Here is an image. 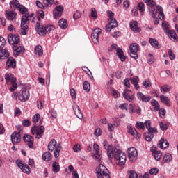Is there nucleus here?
<instances>
[{
    "mask_svg": "<svg viewBox=\"0 0 178 178\" xmlns=\"http://www.w3.org/2000/svg\"><path fill=\"white\" fill-rule=\"evenodd\" d=\"M108 158L110 159L114 158L116 161V164L118 165V166H123V165L126 163V154L118 147H109L108 151Z\"/></svg>",
    "mask_w": 178,
    "mask_h": 178,
    "instance_id": "obj_1",
    "label": "nucleus"
},
{
    "mask_svg": "<svg viewBox=\"0 0 178 178\" xmlns=\"http://www.w3.org/2000/svg\"><path fill=\"white\" fill-rule=\"evenodd\" d=\"M55 30V26L53 25H43L41 22H38L35 26V31L39 34V35H45V34H49L51 31Z\"/></svg>",
    "mask_w": 178,
    "mask_h": 178,
    "instance_id": "obj_2",
    "label": "nucleus"
},
{
    "mask_svg": "<svg viewBox=\"0 0 178 178\" xmlns=\"http://www.w3.org/2000/svg\"><path fill=\"white\" fill-rule=\"evenodd\" d=\"M47 148L49 151L51 152L54 151V157L59 158V154H60V151H62V145L56 142V140H51L48 144Z\"/></svg>",
    "mask_w": 178,
    "mask_h": 178,
    "instance_id": "obj_3",
    "label": "nucleus"
},
{
    "mask_svg": "<svg viewBox=\"0 0 178 178\" xmlns=\"http://www.w3.org/2000/svg\"><path fill=\"white\" fill-rule=\"evenodd\" d=\"M97 178H111L109 170L102 164H99L96 168Z\"/></svg>",
    "mask_w": 178,
    "mask_h": 178,
    "instance_id": "obj_4",
    "label": "nucleus"
},
{
    "mask_svg": "<svg viewBox=\"0 0 178 178\" xmlns=\"http://www.w3.org/2000/svg\"><path fill=\"white\" fill-rule=\"evenodd\" d=\"M45 131V127L44 126H35L31 128V133L34 136V134H36L35 138L37 140H40L42 136H44V132Z\"/></svg>",
    "mask_w": 178,
    "mask_h": 178,
    "instance_id": "obj_5",
    "label": "nucleus"
},
{
    "mask_svg": "<svg viewBox=\"0 0 178 178\" xmlns=\"http://www.w3.org/2000/svg\"><path fill=\"white\" fill-rule=\"evenodd\" d=\"M145 3H147L148 10L150 16L152 17L155 18L156 17V10H155V5L156 3L154 2L153 0H143Z\"/></svg>",
    "mask_w": 178,
    "mask_h": 178,
    "instance_id": "obj_6",
    "label": "nucleus"
},
{
    "mask_svg": "<svg viewBox=\"0 0 178 178\" xmlns=\"http://www.w3.org/2000/svg\"><path fill=\"white\" fill-rule=\"evenodd\" d=\"M130 56L134 59H138L137 53L140 51V46L137 43H133L129 47Z\"/></svg>",
    "mask_w": 178,
    "mask_h": 178,
    "instance_id": "obj_7",
    "label": "nucleus"
},
{
    "mask_svg": "<svg viewBox=\"0 0 178 178\" xmlns=\"http://www.w3.org/2000/svg\"><path fill=\"white\" fill-rule=\"evenodd\" d=\"M10 3H13V6L19 10L21 15H29V9H27L24 6L20 4L19 1H15Z\"/></svg>",
    "mask_w": 178,
    "mask_h": 178,
    "instance_id": "obj_8",
    "label": "nucleus"
},
{
    "mask_svg": "<svg viewBox=\"0 0 178 178\" xmlns=\"http://www.w3.org/2000/svg\"><path fill=\"white\" fill-rule=\"evenodd\" d=\"M102 33V30L99 28L95 29L92 31V40L94 44H99V35Z\"/></svg>",
    "mask_w": 178,
    "mask_h": 178,
    "instance_id": "obj_9",
    "label": "nucleus"
},
{
    "mask_svg": "<svg viewBox=\"0 0 178 178\" xmlns=\"http://www.w3.org/2000/svg\"><path fill=\"white\" fill-rule=\"evenodd\" d=\"M127 152L129 159L131 162H134V161L137 160V156H138V154L136 148L130 147L127 149Z\"/></svg>",
    "mask_w": 178,
    "mask_h": 178,
    "instance_id": "obj_10",
    "label": "nucleus"
},
{
    "mask_svg": "<svg viewBox=\"0 0 178 178\" xmlns=\"http://www.w3.org/2000/svg\"><path fill=\"white\" fill-rule=\"evenodd\" d=\"M8 40L9 44L14 45L15 47L20 42V37L18 35L10 34L8 35Z\"/></svg>",
    "mask_w": 178,
    "mask_h": 178,
    "instance_id": "obj_11",
    "label": "nucleus"
},
{
    "mask_svg": "<svg viewBox=\"0 0 178 178\" xmlns=\"http://www.w3.org/2000/svg\"><path fill=\"white\" fill-rule=\"evenodd\" d=\"M116 27H118V21H116V19H108V24L106 26V31H107V33H109V31H111L112 29H115Z\"/></svg>",
    "mask_w": 178,
    "mask_h": 178,
    "instance_id": "obj_12",
    "label": "nucleus"
},
{
    "mask_svg": "<svg viewBox=\"0 0 178 178\" xmlns=\"http://www.w3.org/2000/svg\"><path fill=\"white\" fill-rule=\"evenodd\" d=\"M24 143H27L29 148H34V138L29 134H25L23 136Z\"/></svg>",
    "mask_w": 178,
    "mask_h": 178,
    "instance_id": "obj_13",
    "label": "nucleus"
},
{
    "mask_svg": "<svg viewBox=\"0 0 178 178\" xmlns=\"http://www.w3.org/2000/svg\"><path fill=\"white\" fill-rule=\"evenodd\" d=\"M124 97L129 102H133L134 101V94L131 90L125 89L123 92Z\"/></svg>",
    "mask_w": 178,
    "mask_h": 178,
    "instance_id": "obj_14",
    "label": "nucleus"
},
{
    "mask_svg": "<svg viewBox=\"0 0 178 178\" xmlns=\"http://www.w3.org/2000/svg\"><path fill=\"white\" fill-rule=\"evenodd\" d=\"M11 141L15 145L19 144L22 141V137L20 136V132H14L11 134Z\"/></svg>",
    "mask_w": 178,
    "mask_h": 178,
    "instance_id": "obj_15",
    "label": "nucleus"
},
{
    "mask_svg": "<svg viewBox=\"0 0 178 178\" xmlns=\"http://www.w3.org/2000/svg\"><path fill=\"white\" fill-rule=\"evenodd\" d=\"M30 98V92L26 89H23L19 95V99L26 102Z\"/></svg>",
    "mask_w": 178,
    "mask_h": 178,
    "instance_id": "obj_16",
    "label": "nucleus"
},
{
    "mask_svg": "<svg viewBox=\"0 0 178 178\" xmlns=\"http://www.w3.org/2000/svg\"><path fill=\"white\" fill-rule=\"evenodd\" d=\"M63 12V6H56L55 10L53 11V15L54 19H59L62 16V13Z\"/></svg>",
    "mask_w": 178,
    "mask_h": 178,
    "instance_id": "obj_17",
    "label": "nucleus"
},
{
    "mask_svg": "<svg viewBox=\"0 0 178 178\" xmlns=\"http://www.w3.org/2000/svg\"><path fill=\"white\" fill-rule=\"evenodd\" d=\"M136 97L139 101H142V102H149L151 101V97L147 96L143 94V92H139L136 94Z\"/></svg>",
    "mask_w": 178,
    "mask_h": 178,
    "instance_id": "obj_18",
    "label": "nucleus"
},
{
    "mask_svg": "<svg viewBox=\"0 0 178 178\" xmlns=\"http://www.w3.org/2000/svg\"><path fill=\"white\" fill-rule=\"evenodd\" d=\"M6 17L8 20H16V17L17 16V13L12 10H8L6 11Z\"/></svg>",
    "mask_w": 178,
    "mask_h": 178,
    "instance_id": "obj_19",
    "label": "nucleus"
},
{
    "mask_svg": "<svg viewBox=\"0 0 178 178\" xmlns=\"http://www.w3.org/2000/svg\"><path fill=\"white\" fill-rule=\"evenodd\" d=\"M72 108L78 119H83V113H81V111L80 110V107H79V106L75 104L73 105Z\"/></svg>",
    "mask_w": 178,
    "mask_h": 178,
    "instance_id": "obj_20",
    "label": "nucleus"
},
{
    "mask_svg": "<svg viewBox=\"0 0 178 178\" xmlns=\"http://www.w3.org/2000/svg\"><path fill=\"white\" fill-rule=\"evenodd\" d=\"M130 29L134 33H140L141 29L138 27V23L136 21L130 22Z\"/></svg>",
    "mask_w": 178,
    "mask_h": 178,
    "instance_id": "obj_21",
    "label": "nucleus"
},
{
    "mask_svg": "<svg viewBox=\"0 0 178 178\" xmlns=\"http://www.w3.org/2000/svg\"><path fill=\"white\" fill-rule=\"evenodd\" d=\"M128 133L133 136L135 138H140L141 137V134L136 130V128H133L131 127H128Z\"/></svg>",
    "mask_w": 178,
    "mask_h": 178,
    "instance_id": "obj_22",
    "label": "nucleus"
},
{
    "mask_svg": "<svg viewBox=\"0 0 178 178\" xmlns=\"http://www.w3.org/2000/svg\"><path fill=\"white\" fill-rule=\"evenodd\" d=\"M158 147L161 149H166L169 147V143L165 138H161L158 143Z\"/></svg>",
    "mask_w": 178,
    "mask_h": 178,
    "instance_id": "obj_23",
    "label": "nucleus"
},
{
    "mask_svg": "<svg viewBox=\"0 0 178 178\" xmlns=\"http://www.w3.org/2000/svg\"><path fill=\"white\" fill-rule=\"evenodd\" d=\"M151 105L153 106L152 108H151V111H152L153 112H158V111H159L161 106H159V103L158 102V101L153 99L151 101Z\"/></svg>",
    "mask_w": 178,
    "mask_h": 178,
    "instance_id": "obj_24",
    "label": "nucleus"
},
{
    "mask_svg": "<svg viewBox=\"0 0 178 178\" xmlns=\"http://www.w3.org/2000/svg\"><path fill=\"white\" fill-rule=\"evenodd\" d=\"M6 66L7 67H12L13 69H15V67H16V60H15L12 57L8 58L6 62Z\"/></svg>",
    "mask_w": 178,
    "mask_h": 178,
    "instance_id": "obj_25",
    "label": "nucleus"
},
{
    "mask_svg": "<svg viewBox=\"0 0 178 178\" xmlns=\"http://www.w3.org/2000/svg\"><path fill=\"white\" fill-rule=\"evenodd\" d=\"M117 55L118 58H120L121 62H124V60H126L124 53H123V50L120 47L117 48Z\"/></svg>",
    "mask_w": 178,
    "mask_h": 178,
    "instance_id": "obj_26",
    "label": "nucleus"
},
{
    "mask_svg": "<svg viewBox=\"0 0 178 178\" xmlns=\"http://www.w3.org/2000/svg\"><path fill=\"white\" fill-rule=\"evenodd\" d=\"M149 42L150 45H152L153 48H156V49H159V48H161V46L159 45V42H158V40H156V39L149 38Z\"/></svg>",
    "mask_w": 178,
    "mask_h": 178,
    "instance_id": "obj_27",
    "label": "nucleus"
},
{
    "mask_svg": "<svg viewBox=\"0 0 178 178\" xmlns=\"http://www.w3.org/2000/svg\"><path fill=\"white\" fill-rule=\"evenodd\" d=\"M131 83L134 85L135 90H138L140 86L138 85V81H140V78L138 76H134L130 79Z\"/></svg>",
    "mask_w": 178,
    "mask_h": 178,
    "instance_id": "obj_28",
    "label": "nucleus"
},
{
    "mask_svg": "<svg viewBox=\"0 0 178 178\" xmlns=\"http://www.w3.org/2000/svg\"><path fill=\"white\" fill-rule=\"evenodd\" d=\"M9 58V52L6 49H0V60L8 59Z\"/></svg>",
    "mask_w": 178,
    "mask_h": 178,
    "instance_id": "obj_29",
    "label": "nucleus"
},
{
    "mask_svg": "<svg viewBox=\"0 0 178 178\" xmlns=\"http://www.w3.org/2000/svg\"><path fill=\"white\" fill-rule=\"evenodd\" d=\"M34 52L36 56H42L44 54V52L42 51V47L41 45L36 46Z\"/></svg>",
    "mask_w": 178,
    "mask_h": 178,
    "instance_id": "obj_30",
    "label": "nucleus"
},
{
    "mask_svg": "<svg viewBox=\"0 0 178 178\" xmlns=\"http://www.w3.org/2000/svg\"><path fill=\"white\" fill-rule=\"evenodd\" d=\"M156 10L159 12V17L161 20H163L165 19V14H163V8L161 6H157Z\"/></svg>",
    "mask_w": 178,
    "mask_h": 178,
    "instance_id": "obj_31",
    "label": "nucleus"
},
{
    "mask_svg": "<svg viewBox=\"0 0 178 178\" xmlns=\"http://www.w3.org/2000/svg\"><path fill=\"white\" fill-rule=\"evenodd\" d=\"M42 159L43 161H45L46 162H49L51 159H52V154H51V152H45L42 154Z\"/></svg>",
    "mask_w": 178,
    "mask_h": 178,
    "instance_id": "obj_32",
    "label": "nucleus"
},
{
    "mask_svg": "<svg viewBox=\"0 0 178 178\" xmlns=\"http://www.w3.org/2000/svg\"><path fill=\"white\" fill-rule=\"evenodd\" d=\"M25 51L24 47H18L17 49H15L13 55L15 56V58H17V56L20 54H22Z\"/></svg>",
    "mask_w": 178,
    "mask_h": 178,
    "instance_id": "obj_33",
    "label": "nucleus"
},
{
    "mask_svg": "<svg viewBox=\"0 0 178 178\" xmlns=\"http://www.w3.org/2000/svg\"><path fill=\"white\" fill-rule=\"evenodd\" d=\"M168 37L172 40V41H177V35H176V32H175V31H168Z\"/></svg>",
    "mask_w": 178,
    "mask_h": 178,
    "instance_id": "obj_34",
    "label": "nucleus"
},
{
    "mask_svg": "<svg viewBox=\"0 0 178 178\" xmlns=\"http://www.w3.org/2000/svg\"><path fill=\"white\" fill-rule=\"evenodd\" d=\"M58 26L60 29H67V21L65 19H61L58 22Z\"/></svg>",
    "mask_w": 178,
    "mask_h": 178,
    "instance_id": "obj_35",
    "label": "nucleus"
},
{
    "mask_svg": "<svg viewBox=\"0 0 178 178\" xmlns=\"http://www.w3.org/2000/svg\"><path fill=\"white\" fill-rule=\"evenodd\" d=\"M153 156L156 161H161V158H162V152H161V151L156 150L153 152Z\"/></svg>",
    "mask_w": 178,
    "mask_h": 178,
    "instance_id": "obj_36",
    "label": "nucleus"
},
{
    "mask_svg": "<svg viewBox=\"0 0 178 178\" xmlns=\"http://www.w3.org/2000/svg\"><path fill=\"white\" fill-rule=\"evenodd\" d=\"M110 94L114 97V98H119L120 97V93L118 90H115L113 88H111L110 90Z\"/></svg>",
    "mask_w": 178,
    "mask_h": 178,
    "instance_id": "obj_37",
    "label": "nucleus"
},
{
    "mask_svg": "<svg viewBox=\"0 0 178 178\" xmlns=\"http://www.w3.org/2000/svg\"><path fill=\"white\" fill-rule=\"evenodd\" d=\"M172 159H173V158L172 157V155L168 153L164 156L163 162H164V163H169V162L172 161Z\"/></svg>",
    "mask_w": 178,
    "mask_h": 178,
    "instance_id": "obj_38",
    "label": "nucleus"
},
{
    "mask_svg": "<svg viewBox=\"0 0 178 178\" xmlns=\"http://www.w3.org/2000/svg\"><path fill=\"white\" fill-rule=\"evenodd\" d=\"M52 168L53 172H54V173H58V172L60 170V166L59 165V163L56 161H54L53 163Z\"/></svg>",
    "mask_w": 178,
    "mask_h": 178,
    "instance_id": "obj_39",
    "label": "nucleus"
},
{
    "mask_svg": "<svg viewBox=\"0 0 178 178\" xmlns=\"http://www.w3.org/2000/svg\"><path fill=\"white\" fill-rule=\"evenodd\" d=\"M160 99L161 102H163V104H165L167 106H170V104H169V98L168 97H165V95H160Z\"/></svg>",
    "mask_w": 178,
    "mask_h": 178,
    "instance_id": "obj_40",
    "label": "nucleus"
},
{
    "mask_svg": "<svg viewBox=\"0 0 178 178\" xmlns=\"http://www.w3.org/2000/svg\"><path fill=\"white\" fill-rule=\"evenodd\" d=\"M29 20H30V19L29 18V16L23 15L22 17L21 26H27V23L29 22Z\"/></svg>",
    "mask_w": 178,
    "mask_h": 178,
    "instance_id": "obj_41",
    "label": "nucleus"
},
{
    "mask_svg": "<svg viewBox=\"0 0 178 178\" xmlns=\"http://www.w3.org/2000/svg\"><path fill=\"white\" fill-rule=\"evenodd\" d=\"M28 32H29L28 26H21L20 34H22V35H27Z\"/></svg>",
    "mask_w": 178,
    "mask_h": 178,
    "instance_id": "obj_42",
    "label": "nucleus"
},
{
    "mask_svg": "<svg viewBox=\"0 0 178 178\" xmlns=\"http://www.w3.org/2000/svg\"><path fill=\"white\" fill-rule=\"evenodd\" d=\"M172 88L169 85H164L160 88L161 92H169Z\"/></svg>",
    "mask_w": 178,
    "mask_h": 178,
    "instance_id": "obj_43",
    "label": "nucleus"
},
{
    "mask_svg": "<svg viewBox=\"0 0 178 178\" xmlns=\"http://www.w3.org/2000/svg\"><path fill=\"white\" fill-rule=\"evenodd\" d=\"M21 169L22 172L24 173H26V175H30V173H31V169L30 168V167H29L27 164H25V165L22 167Z\"/></svg>",
    "mask_w": 178,
    "mask_h": 178,
    "instance_id": "obj_44",
    "label": "nucleus"
},
{
    "mask_svg": "<svg viewBox=\"0 0 178 178\" xmlns=\"http://www.w3.org/2000/svg\"><path fill=\"white\" fill-rule=\"evenodd\" d=\"M138 9L139 12L144 13V12H145V5H144V3L140 2L138 4Z\"/></svg>",
    "mask_w": 178,
    "mask_h": 178,
    "instance_id": "obj_45",
    "label": "nucleus"
},
{
    "mask_svg": "<svg viewBox=\"0 0 178 178\" xmlns=\"http://www.w3.org/2000/svg\"><path fill=\"white\" fill-rule=\"evenodd\" d=\"M102 145H103L104 148H105V149H107V156H108V151L109 148H116V147L109 145L108 144V141H106V140H104L102 143Z\"/></svg>",
    "mask_w": 178,
    "mask_h": 178,
    "instance_id": "obj_46",
    "label": "nucleus"
},
{
    "mask_svg": "<svg viewBox=\"0 0 178 178\" xmlns=\"http://www.w3.org/2000/svg\"><path fill=\"white\" fill-rule=\"evenodd\" d=\"M135 127H136V129H140L142 130H144L145 129V125L144 124L143 122H137Z\"/></svg>",
    "mask_w": 178,
    "mask_h": 178,
    "instance_id": "obj_47",
    "label": "nucleus"
},
{
    "mask_svg": "<svg viewBox=\"0 0 178 178\" xmlns=\"http://www.w3.org/2000/svg\"><path fill=\"white\" fill-rule=\"evenodd\" d=\"M83 88L85 91H90V83L88 81H86L83 82Z\"/></svg>",
    "mask_w": 178,
    "mask_h": 178,
    "instance_id": "obj_48",
    "label": "nucleus"
},
{
    "mask_svg": "<svg viewBox=\"0 0 178 178\" xmlns=\"http://www.w3.org/2000/svg\"><path fill=\"white\" fill-rule=\"evenodd\" d=\"M90 15L93 17V19H97L98 17V13H97V10L95 8H91Z\"/></svg>",
    "mask_w": 178,
    "mask_h": 178,
    "instance_id": "obj_49",
    "label": "nucleus"
},
{
    "mask_svg": "<svg viewBox=\"0 0 178 178\" xmlns=\"http://www.w3.org/2000/svg\"><path fill=\"white\" fill-rule=\"evenodd\" d=\"M5 44H6V40H5V38L0 37V49H3L5 47Z\"/></svg>",
    "mask_w": 178,
    "mask_h": 178,
    "instance_id": "obj_50",
    "label": "nucleus"
},
{
    "mask_svg": "<svg viewBox=\"0 0 178 178\" xmlns=\"http://www.w3.org/2000/svg\"><path fill=\"white\" fill-rule=\"evenodd\" d=\"M73 17L74 20H77L78 19H80V17H81V13H80V11L76 10L74 15H73Z\"/></svg>",
    "mask_w": 178,
    "mask_h": 178,
    "instance_id": "obj_51",
    "label": "nucleus"
},
{
    "mask_svg": "<svg viewBox=\"0 0 178 178\" xmlns=\"http://www.w3.org/2000/svg\"><path fill=\"white\" fill-rule=\"evenodd\" d=\"M159 172L158 168H153L149 170V175H158Z\"/></svg>",
    "mask_w": 178,
    "mask_h": 178,
    "instance_id": "obj_52",
    "label": "nucleus"
},
{
    "mask_svg": "<svg viewBox=\"0 0 178 178\" xmlns=\"http://www.w3.org/2000/svg\"><path fill=\"white\" fill-rule=\"evenodd\" d=\"M162 28L163 30H165V31H169V24L166 21L163 22Z\"/></svg>",
    "mask_w": 178,
    "mask_h": 178,
    "instance_id": "obj_53",
    "label": "nucleus"
},
{
    "mask_svg": "<svg viewBox=\"0 0 178 178\" xmlns=\"http://www.w3.org/2000/svg\"><path fill=\"white\" fill-rule=\"evenodd\" d=\"M16 164H17V166H18V168H19V169H22V168H24L26 165V164L23 163V161H22L20 160H17Z\"/></svg>",
    "mask_w": 178,
    "mask_h": 178,
    "instance_id": "obj_54",
    "label": "nucleus"
},
{
    "mask_svg": "<svg viewBox=\"0 0 178 178\" xmlns=\"http://www.w3.org/2000/svg\"><path fill=\"white\" fill-rule=\"evenodd\" d=\"M154 133H158V130L156 127H150L148 129V134H154Z\"/></svg>",
    "mask_w": 178,
    "mask_h": 178,
    "instance_id": "obj_55",
    "label": "nucleus"
},
{
    "mask_svg": "<svg viewBox=\"0 0 178 178\" xmlns=\"http://www.w3.org/2000/svg\"><path fill=\"white\" fill-rule=\"evenodd\" d=\"M73 149L74 152H79L81 151V145L76 144L74 146Z\"/></svg>",
    "mask_w": 178,
    "mask_h": 178,
    "instance_id": "obj_56",
    "label": "nucleus"
},
{
    "mask_svg": "<svg viewBox=\"0 0 178 178\" xmlns=\"http://www.w3.org/2000/svg\"><path fill=\"white\" fill-rule=\"evenodd\" d=\"M43 3L47 6H51L54 4V0H43Z\"/></svg>",
    "mask_w": 178,
    "mask_h": 178,
    "instance_id": "obj_57",
    "label": "nucleus"
},
{
    "mask_svg": "<svg viewBox=\"0 0 178 178\" xmlns=\"http://www.w3.org/2000/svg\"><path fill=\"white\" fill-rule=\"evenodd\" d=\"M70 95H71L72 99H76L77 95L76 94V90L72 88L70 90Z\"/></svg>",
    "mask_w": 178,
    "mask_h": 178,
    "instance_id": "obj_58",
    "label": "nucleus"
},
{
    "mask_svg": "<svg viewBox=\"0 0 178 178\" xmlns=\"http://www.w3.org/2000/svg\"><path fill=\"white\" fill-rule=\"evenodd\" d=\"M40 118V114H38V113L35 114V115L33 117L32 122H33V123H37V122H38Z\"/></svg>",
    "mask_w": 178,
    "mask_h": 178,
    "instance_id": "obj_59",
    "label": "nucleus"
},
{
    "mask_svg": "<svg viewBox=\"0 0 178 178\" xmlns=\"http://www.w3.org/2000/svg\"><path fill=\"white\" fill-rule=\"evenodd\" d=\"M159 126H160L161 130H163H163H168V126L166 124H165L163 122H160Z\"/></svg>",
    "mask_w": 178,
    "mask_h": 178,
    "instance_id": "obj_60",
    "label": "nucleus"
},
{
    "mask_svg": "<svg viewBox=\"0 0 178 178\" xmlns=\"http://www.w3.org/2000/svg\"><path fill=\"white\" fill-rule=\"evenodd\" d=\"M95 136L96 137H99V136H101V134H102V131H101V129L99 128H97L95 131V133H94Z\"/></svg>",
    "mask_w": 178,
    "mask_h": 178,
    "instance_id": "obj_61",
    "label": "nucleus"
},
{
    "mask_svg": "<svg viewBox=\"0 0 178 178\" xmlns=\"http://www.w3.org/2000/svg\"><path fill=\"white\" fill-rule=\"evenodd\" d=\"M143 86L145 87V88H148V87H151V82L149 80L146 79L143 81Z\"/></svg>",
    "mask_w": 178,
    "mask_h": 178,
    "instance_id": "obj_62",
    "label": "nucleus"
},
{
    "mask_svg": "<svg viewBox=\"0 0 178 178\" xmlns=\"http://www.w3.org/2000/svg\"><path fill=\"white\" fill-rule=\"evenodd\" d=\"M13 76V74H5V80L6 81H10V80L12 79V77Z\"/></svg>",
    "mask_w": 178,
    "mask_h": 178,
    "instance_id": "obj_63",
    "label": "nucleus"
},
{
    "mask_svg": "<svg viewBox=\"0 0 178 178\" xmlns=\"http://www.w3.org/2000/svg\"><path fill=\"white\" fill-rule=\"evenodd\" d=\"M129 178H138L137 173L134 171H130L129 172Z\"/></svg>",
    "mask_w": 178,
    "mask_h": 178,
    "instance_id": "obj_64",
    "label": "nucleus"
}]
</instances>
